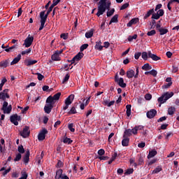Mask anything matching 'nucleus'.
<instances>
[{
	"label": "nucleus",
	"mask_w": 179,
	"mask_h": 179,
	"mask_svg": "<svg viewBox=\"0 0 179 179\" xmlns=\"http://www.w3.org/2000/svg\"><path fill=\"white\" fill-rule=\"evenodd\" d=\"M1 111L3 114H10L12 112V105H8L6 101H4L1 107Z\"/></svg>",
	"instance_id": "nucleus-6"
},
{
	"label": "nucleus",
	"mask_w": 179,
	"mask_h": 179,
	"mask_svg": "<svg viewBox=\"0 0 179 179\" xmlns=\"http://www.w3.org/2000/svg\"><path fill=\"white\" fill-rule=\"evenodd\" d=\"M85 55L83 52H78L71 61V64H75V62H78L80 61Z\"/></svg>",
	"instance_id": "nucleus-14"
},
{
	"label": "nucleus",
	"mask_w": 179,
	"mask_h": 179,
	"mask_svg": "<svg viewBox=\"0 0 179 179\" xmlns=\"http://www.w3.org/2000/svg\"><path fill=\"white\" fill-rule=\"evenodd\" d=\"M148 57L152 58L153 61H159L160 59V57L157 55L152 53L151 51H148Z\"/></svg>",
	"instance_id": "nucleus-17"
},
{
	"label": "nucleus",
	"mask_w": 179,
	"mask_h": 179,
	"mask_svg": "<svg viewBox=\"0 0 179 179\" xmlns=\"http://www.w3.org/2000/svg\"><path fill=\"white\" fill-rule=\"evenodd\" d=\"M122 146H128V145H129V138H128V136L124 137L122 141Z\"/></svg>",
	"instance_id": "nucleus-24"
},
{
	"label": "nucleus",
	"mask_w": 179,
	"mask_h": 179,
	"mask_svg": "<svg viewBox=\"0 0 179 179\" xmlns=\"http://www.w3.org/2000/svg\"><path fill=\"white\" fill-rule=\"evenodd\" d=\"M69 78H70L69 74H66V76H64L62 83L63 85H65V83H66V82H68V80H69Z\"/></svg>",
	"instance_id": "nucleus-42"
},
{
	"label": "nucleus",
	"mask_w": 179,
	"mask_h": 179,
	"mask_svg": "<svg viewBox=\"0 0 179 179\" xmlns=\"http://www.w3.org/2000/svg\"><path fill=\"white\" fill-rule=\"evenodd\" d=\"M132 173H134V169H129L126 171V172L124 173L125 176H128L129 174H132Z\"/></svg>",
	"instance_id": "nucleus-49"
},
{
	"label": "nucleus",
	"mask_w": 179,
	"mask_h": 179,
	"mask_svg": "<svg viewBox=\"0 0 179 179\" xmlns=\"http://www.w3.org/2000/svg\"><path fill=\"white\" fill-rule=\"evenodd\" d=\"M117 156H118V154H117V152H114L111 159L108 161V164H111V163H113V162L115 160V159L117 158Z\"/></svg>",
	"instance_id": "nucleus-38"
},
{
	"label": "nucleus",
	"mask_w": 179,
	"mask_h": 179,
	"mask_svg": "<svg viewBox=\"0 0 179 179\" xmlns=\"http://www.w3.org/2000/svg\"><path fill=\"white\" fill-rule=\"evenodd\" d=\"M174 113H176V107L171 106L168 108V114L169 115H173V114H174Z\"/></svg>",
	"instance_id": "nucleus-32"
},
{
	"label": "nucleus",
	"mask_w": 179,
	"mask_h": 179,
	"mask_svg": "<svg viewBox=\"0 0 179 179\" xmlns=\"http://www.w3.org/2000/svg\"><path fill=\"white\" fill-rule=\"evenodd\" d=\"M63 171L62 169H59L57 172H56V176H55V179H59L62 178V176H64V174H62Z\"/></svg>",
	"instance_id": "nucleus-29"
},
{
	"label": "nucleus",
	"mask_w": 179,
	"mask_h": 179,
	"mask_svg": "<svg viewBox=\"0 0 179 179\" xmlns=\"http://www.w3.org/2000/svg\"><path fill=\"white\" fill-rule=\"evenodd\" d=\"M10 120L14 125H19V122H17V115L10 116Z\"/></svg>",
	"instance_id": "nucleus-20"
},
{
	"label": "nucleus",
	"mask_w": 179,
	"mask_h": 179,
	"mask_svg": "<svg viewBox=\"0 0 179 179\" xmlns=\"http://www.w3.org/2000/svg\"><path fill=\"white\" fill-rule=\"evenodd\" d=\"M142 55V53L141 52H136L134 54V58L135 59H139V57Z\"/></svg>",
	"instance_id": "nucleus-55"
},
{
	"label": "nucleus",
	"mask_w": 179,
	"mask_h": 179,
	"mask_svg": "<svg viewBox=\"0 0 179 179\" xmlns=\"http://www.w3.org/2000/svg\"><path fill=\"white\" fill-rule=\"evenodd\" d=\"M157 155V151L156 150H152L149 152V154L148 155V159H152V157H155Z\"/></svg>",
	"instance_id": "nucleus-26"
},
{
	"label": "nucleus",
	"mask_w": 179,
	"mask_h": 179,
	"mask_svg": "<svg viewBox=\"0 0 179 179\" xmlns=\"http://www.w3.org/2000/svg\"><path fill=\"white\" fill-rule=\"evenodd\" d=\"M36 75L38 76V79L39 80H41L42 79H44V76H43L41 73H36Z\"/></svg>",
	"instance_id": "nucleus-62"
},
{
	"label": "nucleus",
	"mask_w": 179,
	"mask_h": 179,
	"mask_svg": "<svg viewBox=\"0 0 179 179\" xmlns=\"http://www.w3.org/2000/svg\"><path fill=\"white\" fill-rule=\"evenodd\" d=\"M89 47L88 44H83V45L80 46V51H85V50H86V48H87Z\"/></svg>",
	"instance_id": "nucleus-53"
},
{
	"label": "nucleus",
	"mask_w": 179,
	"mask_h": 179,
	"mask_svg": "<svg viewBox=\"0 0 179 179\" xmlns=\"http://www.w3.org/2000/svg\"><path fill=\"white\" fill-rule=\"evenodd\" d=\"M166 120H167V117L164 116L158 119L157 122H163V121H166Z\"/></svg>",
	"instance_id": "nucleus-58"
},
{
	"label": "nucleus",
	"mask_w": 179,
	"mask_h": 179,
	"mask_svg": "<svg viewBox=\"0 0 179 179\" xmlns=\"http://www.w3.org/2000/svg\"><path fill=\"white\" fill-rule=\"evenodd\" d=\"M7 66H9V59L0 62V68H2L3 69L5 68H7Z\"/></svg>",
	"instance_id": "nucleus-19"
},
{
	"label": "nucleus",
	"mask_w": 179,
	"mask_h": 179,
	"mask_svg": "<svg viewBox=\"0 0 179 179\" xmlns=\"http://www.w3.org/2000/svg\"><path fill=\"white\" fill-rule=\"evenodd\" d=\"M159 31L160 36H164V34H167V33H169V29H167L166 28L162 27L159 29Z\"/></svg>",
	"instance_id": "nucleus-31"
},
{
	"label": "nucleus",
	"mask_w": 179,
	"mask_h": 179,
	"mask_svg": "<svg viewBox=\"0 0 179 179\" xmlns=\"http://www.w3.org/2000/svg\"><path fill=\"white\" fill-rule=\"evenodd\" d=\"M30 151H27L24 157V163H29V160L30 159Z\"/></svg>",
	"instance_id": "nucleus-28"
},
{
	"label": "nucleus",
	"mask_w": 179,
	"mask_h": 179,
	"mask_svg": "<svg viewBox=\"0 0 179 179\" xmlns=\"http://www.w3.org/2000/svg\"><path fill=\"white\" fill-rule=\"evenodd\" d=\"M145 146H146V143L142 142V143H140L138 144V148H145Z\"/></svg>",
	"instance_id": "nucleus-63"
},
{
	"label": "nucleus",
	"mask_w": 179,
	"mask_h": 179,
	"mask_svg": "<svg viewBox=\"0 0 179 179\" xmlns=\"http://www.w3.org/2000/svg\"><path fill=\"white\" fill-rule=\"evenodd\" d=\"M141 69H143V71H150L152 66H150L149 63H146L141 67Z\"/></svg>",
	"instance_id": "nucleus-30"
},
{
	"label": "nucleus",
	"mask_w": 179,
	"mask_h": 179,
	"mask_svg": "<svg viewBox=\"0 0 179 179\" xmlns=\"http://www.w3.org/2000/svg\"><path fill=\"white\" fill-rule=\"evenodd\" d=\"M136 38H138L137 34H134V36H129L128 37L129 41H132L133 40H136Z\"/></svg>",
	"instance_id": "nucleus-45"
},
{
	"label": "nucleus",
	"mask_w": 179,
	"mask_h": 179,
	"mask_svg": "<svg viewBox=\"0 0 179 179\" xmlns=\"http://www.w3.org/2000/svg\"><path fill=\"white\" fill-rule=\"evenodd\" d=\"M78 112L76 111V108L74 106L71 107L70 110L68 112L69 115H72V114H76Z\"/></svg>",
	"instance_id": "nucleus-36"
},
{
	"label": "nucleus",
	"mask_w": 179,
	"mask_h": 179,
	"mask_svg": "<svg viewBox=\"0 0 179 179\" xmlns=\"http://www.w3.org/2000/svg\"><path fill=\"white\" fill-rule=\"evenodd\" d=\"M150 75H152L154 77L157 76V71L152 69L150 71Z\"/></svg>",
	"instance_id": "nucleus-48"
},
{
	"label": "nucleus",
	"mask_w": 179,
	"mask_h": 179,
	"mask_svg": "<svg viewBox=\"0 0 179 179\" xmlns=\"http://www.w3.org/2000/svg\"><path fill=\"white\" fill-rule=\"evenodd\" d=\"M20 159H22V154L20 153L17 154L14 159V162H19Z\"/></svg>",
	"instance_id": "nucleus-46"
},
{
	"label": "nucleus",
	"mask_w": 179,
	"mask_h": 179,
	"mask_svg": "<svg viewBox=\"0 0 179 179\" xmlns=\"http://www.w3.org/2000/svg\"><path fill=\"white\" fill-rule=\"evenodd\" d=\"M22 59V55H18L11 62L10 65H15V64H17L19 61Z\"/></svg>",
	"instance_id": "nucleus-22"
},
{
	"label": "nucleus",
	"mask_w": 179,
	"mask_h": 179,
	"mask_svg": "<svg viewBox=\"0 0 179 179\" xmlns=\"http://www.w3.org/2000/svg\"><path fill=\"white\" fill-rule=\"evenodd\" d=\"M64 143H69L71 144V143L72 142V140H71V138L66 137L64 141H63Z\"/></svg>",
	"instance_id": "nucleus-52"
},
{
	"label": "nucleus",
	"mask_w": 179,
	"mask_h": 179,
	"mask_svg": "<svg viewBox=\"0 0 179 179\" xmlns=\"http://www.w3.org/2000/svg\"><path fill=\"white\" fill-rule=\"evenodd\" d=\"M73 127H75L73 123L69 124L68 128H69V131H71V132H75V128Z\"/></svg>",
	"instance_id": "nucleus-43"
},
{
	"label": "nucleus",
	"mask_w": 179,
	"mask_h": 179,
	"mask_svg": "<svg viewBox=\"0 0 179 179\" xmlns=\"http://www.w3.org/2000/svg\"><path fill=\"white\" fill-rule=\"evenodd\" d=\"M114 12H115V9L112 8L110 11H108L106 13V16L110 17V16H113L114 15Z\"/></svg>",
	"instance_id": "nucleus-44"
},
{
	"label": "nucleus",
	"mask_w": 179,
	"mask_h": 179,
	"mask_svg": "<svg viewBox=\"0 0 179 179\" xmlns=\"http://www.w3.org/2000/svg\"><path fill=\"white\" fill-rule=\"evenodd\" d=\"M62 54V50H57L52 55V61H61V57H59V55Z\"/></svg>",
	"instance_id": "nucleus-15"
},
{
	"label": "nucleus",
	"mask_w": 179,
	"mask_h": 179,
	"mask_svg": "<svg viewBox=\"0 0 179 179\" xmlns=\"http://www.w3.org/2000/svg\"><path fill=\"white\" fill-rule=\"evenodd\" d=\"M124 0H116L117 3H121ZM111 6V2L107 1V0H100L98 6V12L96 13V16L100 17L101 15H103L106 10H108Z\"/></svg>",
	"instance_id": "nucleus-1"
},
{
	"label": "nucleus",
	"mask_w": 179,
	"mask_h": 179,
	"mask_svg": "<svg viewBox=\"0 0 179 179\" xmlns=\"http://www.w3.org/2000/svg\"><path fill=\"white\" fill-rule=\"evenodd\" d=\"M145 100H151L152 99V94H147L145 95Z\"/></svg>",
	"instance_id": "nucleus-64"
},
{
	"label": "nucleus",
	"mask_w": 179,
	"mask_h": 179,
	"mask_svg": "<svg viewBox=\"0 0 179 179\" xmlns=\"http://www.w3.org/2000/svg\"><path fill=\"white\" fill-rule=\"evenodd\" d=\"M131 105H127L126 106L127 117H130L131 116Z\"/></svg>",
	"instance_id": "nucleus-41"
},
{
	"label": "nucleus",
	"mask_w": 179,
	"mask_h": 179,
	"mask_svg": "<svg viewBox=\"0 0 179 179\" xmlns=\"http://www.w3.org/2000/svg\"><path fill=\"white\" fill-rule=\"evenodd\" d=\"M9 92V90L5 89L3 91L0 92V100H3V101H6V99H9V94H8Z\"/></svg>",
	"instance_id": "nucleus-12"
},
{
	"label": "nucleus",
	"mask_w": 179,
	"mask_h": 179,
	"mask_svg": "<svg viewBox=\"0 0 179 179\" xmlns=\"http://www.w3.org/2000/svg\"><path fill=\"white\" fill-rule=\"evenodd\" d=\"M162 170L163 169L162 168V166H157L153 170L152 174H157L158 173H160V171H162Z\"/></svg>",
	"instance_id": "nucleus-39"
},
{
	"label": "nucleus",
	"mask_w": 179,
	"mask_h": 179,
	"mask_svg": "<svg viewBox=\"0 0 179 179\" xmlns=\"http://www.w3.org/2000/svg\"><path fill=\"white\" fill-rule=\"evenodd\" d=\"M0 171H3L2 175L3 176H6V174H8V173H9L10 171V168H8V169L5 170V167H2L1 169H0Z\"/></svg>",
	"instance_id": "nucleus-37"
},
{
	"label": "nucleus",
	"mask_w": 179,
	"mask_h": 179,
	"mask_svg": "<svg viewBox=\"0 0 179 179\" xmlns=\"http://www.w3.org/2000/svg\"><path fill=\"white\" fill-rule=\"evenodd\" d=\"M114 103H115V101L104 100L103 104L107 106V107H111V106H114Z\"/></svg>",
	"instance_id": "nucleus-23"
},
{
	"label": "nucleus",
	"mask_w": 179,
	"mask_h": 179,
	"mask_svg": "<svg viewBox=\"0 0 179 179\" xmlns=\"http://www.w3.org/2000/svg\"><path fill=\"white\" fill-rule=\"evenodd\" d=\"M34 40V36H31L30 34H29L24 41V45H25L27 48H29V47H30V45L33 44Z\"/></svg>",
	"instance_id": "nucleus-9"
},
{
	"label": "nucleus",
	"mask_w": 179,
	"mask_h": 179,
	"mask_svg": "<svg viewBox=\"0 0 179 179\" xmlns=\"http://www.w3.org/2000/svg\"><path fill=\"white\" fill-rule=\"evenodd\" d=\"M138 131H143V126H135L133 129H125L123 138L125 136H132V135H138Z\"/></svg>",
	"instance_id": "nucleus-3"
},
{
	"label": "nucleus",
	"mask_w": 179,
	"mask_h": 179,
	"mask_svg": "<svg viewBox=\"0 0 179 179\" xmlns=\"http://www.w3.org/2000/svg\"><path fill=\"white\" fill-rule=\"evenodd\" d=\"M154 12H155V10L153 8L148 11V13L144 16V19H148V17H149L150 15H152Z\"/></svg>",
	"instance_id": "nucleus-40"
},
{
	"label": "nucleus",
	"mask_w": 179,
	"mask_h": 179,
	"mask_svg": "<svg viewBox=\"0 0 179 179\" xmlns=\"http://www.w3.org/2000/svg\"><path fill=\"white\" fill-rule=\"evenodd\" d=\"M54 6H53V4H52L48 10L46 14L45 11H42L40 13L41 26L39 27V31H41V30L44 29V26H45V22H47V17H48V15L51 13L52 9H54Z\"/></svg>",
	"instance_id": "nucleus-2"
},
{
	"label": "nucleus",
	"mask_w": 179,
	"mask_h": 179,
	"mask_svg": "<svg viewBox=\"0 0 179 179\" xmlns=\"http://www.w3.org/2000/svg\"><path fill=\"white\" fill-rule=\"evenodd\" d=\"M129 6V3H125L120 7V10H124V9H127Z\"/></svg>",
	"instance_id": "nucleus-51"
},
{
	"label": "nucleus",
	"mask_w": 179,
	"mask_h": 179,
	"mask_svg": "<svg viewBox=\"0 0 179 179\" xmlns=\"http://www.w3.org/2000/svg\"><path fill=\"white\" fill-rule=\"evenodd\" d=\"M157 13L159 17H162L163 15H164V10L163 9H160L157 12Z\"/></svg>",
	"instance_id": "nucleus-57"
},
{
	"label": "nucleus",
	"mask_w": 179,
	"mask_h": 179,
	"mask_svg": "<svg viewBox=\"0 0 179 179\" xmlns=\"http://www.w3.org/2000/svg\"><path fill=\"white\" fill-rule=\"evenodd\" d=\"M152 19H155V20H157L158 19H160V17L157 13L152 14Z\"/></svg>",
	"instance_id": "nucleus-59"
},
{
	"label": "nucleus",
	"mask_w": 179,
	"mask_h": 179,
	"mask_svg": "<svg viewBox=\"0 0 179 179\" xmlns=\"http://www.w3.org/2000/svg\"><path fill=\"white\" fill-rule=\"evenodd\" d=\"M59 97H61V92H58L55 94L53 96H50L46 99V103H52L55 104V101L59 100Z\"/></svg>",
	"instance_id": "nucleus-7"
},
{
	"label": "nucleus",
	"mask_w": 179,
	"mask_h": 179,
	"mask_svg": "<svg viewBox=\"0 0 179 179\" xmlns=\"http://www.w3.org/2000/svg\"><path fill=\"white\" fill-rule=\"evenodd\" d=\"M115 82L117 83V85L120 87H127V83H124V78H119L118 77V73H116L115 76Z\"/></svg>",
	"instance_id": "nucleus-8"
},
{
	"label": "nucleus",
	"mask_w": 179,
	"mask_h": 179,
	"mask_svg": "<svg viewBox=\"0 0 179 179\" xmlns=\"http://www.w3.org/2000/svg\"><path fill=\"white\" fill-rule=\"evenodd\" d=\"M103 45H101V41H99L96 42L95 50H98L99 51H101L103 50Z\"/></svg>",
	"instance_id": "nucleus-25"
},
{
	"label": "nucleus",
	"mask_w": 179,
	"mask_h": 179,
	"mask_svg": "<svg viewBox=\"0 0 179 179\" xmlns=\"http://www.w3.org/2000/svg\"><path fill=\"white\" fill-rule=\"evenodd\" d=\"M156 34V31L155 29H152L147 33V36H155Z\"/></svg>",
	"instance_id": "nucleus-54"
},
{
	"label": "nucleus",
	"mask_w": 179,
	"mask_h": 179,
	"mask_svg": "<svg viewBox=\"0 0 179 179\" xmlns=\"http://www.w3.org/2000/svg\"><path fill=\"white\" fill-rule=\"evenodd\" d=\"M31 52V48H29L26 50H24L21 52L22 55H26V54H30Z\"/></svg>",
	"instance_id": "nucleus-47"
},
{
	"label": "nucleus",
	"mask_w": 179,
	"mask_h": 179,
	"mask_svg": "<svg viewBox=\"0 0 179 179\" xmlns=\"http://www.w3.org/2000/svg\"><path fill=\"white\" fill-rule=\"evenodd\" d=\"M18 152L19 153H24V148H23V145L18 146Z\"/></svg>",
	"instance_id": "nucleus-56"
},
{
	"label": "nucleus",
	"mask_w": 179,
	"mask_h": 179,
	"mask_svg": "<svg viewBox=\"0 0 179 179\" xmlns=\"http://www.w3.org/2000/svg\"><path fill=\"white\" fill-rule=\"evenodd\" d=\"M118 22V15H115L110 20L109 24L111 23H117Z\"/></svg>",
	"instance_id": "nucleus-33"
},
{
	"label": "nucleus",
	"mask_w": 179,
	"mask_h": 179,
	"mask_svg": "<svg viewBox=\"0 0 179 179\" xmlns=\"http://www.w3.org/2000/svg\"><path fill=\"white\" fill-rule=\"evenodd\" d=\"M130 164H133L134 167H136L138 164L135 162V158H131L129 159Z\"/></svg>",
	"instance_id": "nucleus-50"
},
{
	"label": "nucleus",
	"mask_w": 179,
	"mask_h": 179,
	"mask_svg": "<svg viewBox=\"0 0 179 179\" xmlns=\"http://www.w3.org/2000/svg\"><path fill=\"white\" fill-rule=\"evenodd\" d=\"M54 108V103H50V102H46V104L45 105L44 107V111L46 113V114H50L51 113V110Z\"/></svg>",
	"instance_id": "nucleus-13"
},
{
	"label": "nucleus",
	"mask_w": 179,
	"mask_h": 179,
	"mask_svg": "<svg viewBox=\"0 0 179 179\" xmlns=\"http://www.w3.org/2000/svg\"><path fill=\"white\" fill-rule=\"evenodd\" d=\"M156 114H157V111L155 109H151L147 112L146 115L148 118L152 119L156 116Z\"/></svg>",
	"instance_id": "nucleus-16"
},
{
	"label": "nucleus",
	"mask_w": 179,
	"mask_h": 179,
	"mask_svg": "<svg viewBox=\"0 0 179 179\" xmlns=\"http://www.w3.org/2000/svg\"><path fill=\"white\" fill-rule=\"evenodd\" d=\"M20 134L22 138H28V136L30 135V128H29L27 126H25Z\"/></svg>",
	"instance_id": "nucleus-10"
},
{
	"label": "nucleus",
	"mask_w": 179,
	"mask_h": 179,
	"mask_svg": "<svg viewBox=\"0 0 179 179\" xmlns=\"http://www.w3.org/2000/svg\"><path fill=\"white\" fill-rule=\"evenodd\" d=\"M35 64H37V60H27L25 61V65H27V66H30L31 65H34Z\"/></svg>",
	"instance_id": "nucleus-27"
},
{
	"label": "nucleus",
	"mask_w": 179,
	"mask_h": 179,
	"mask_svg": "<svg viewBox=\"0 0 179 179\" xmlns=\"http://www.w3.org/2000/svg\"><path fill=\"white\" fill-rule=\"evenodd\" d=\"M139 76V67H136V74L134 76V78L136 79L138 76Z\"/></svg>",
	"instance_id": "nucleus-61"
},
{
	"label": "nucleus",
	"mask_w": 179,
	"mask_h": 179,
	"mask_svg": "<svg viewBox=\"0 0 179 179\" xmlns=\"http://www.w3.org/2000/svg\"><path fill=\"white\" fill-rule=\"evenodd\" d=\"M85 37L86 38H92V37H93V29H91L88 32H86Z\"/></svg>",
	"instance_id": "nucleus-34"
},
{
	"label": "nucleus",
	"mask_w": 179,
	"mask_h": 179,
	"mask_svg": "<svg viewBox=\"0 0 179 179\" xmlns=\"http://www.w3.org/2000/svg\"><path fill=\"white\" fill-rule=\"evenodd\" d=\"M127 77L129 79H131L132 78H135V71L133 69H129L127 71Z\"/></svg>",
	"instance_id": "nucleus-18"
},
{
	"label": "nucleus",
	"mask_w": 179,
	"mask_h": 179,
	"mask_svg": "<svg viewBox=\"0 0 179 179\" xmlns=\"http://www.w3.org/2000/svg\"><path fill=\"white\" fill-rule=\"evenodd\" d=\"M141 57L144 61H148V57H149V52H143L141 54Z\"/></svg>",
	"instance_id": "nucleus-35"
},
{
	"label": "nucleus",
	"mask_w": 179,
	"mask_h": 179,
	"mask_svg": "<svg viewBox=\"0 0 179 179\" xmlns=\"http://www.w3.org/2000/svg\"><path fill=\"white\" fill-rule=\"evenodd\" d=\"M74 99L75 95L71 94L70 96H69L64 101V106H63L62 110H64V111L68 110V108H69V106H71L73 102Z\"/></svg>",
	"instance_id": "nucleus-5"
},
{
	"label": "nucleus",
	"mask_w": 179,
	"mask_h": 179,
	"mask_svg": "<svg viewBox=\"0 0 179 179\" xmlns=\"http://www.w3.org/2000/svg\"><path fill=\"white\" fill-rule=\"evenodd\" d=\"M48 134L47 129H43L38 135V141H44L45 139V135Z\"/></svg>",
	"instance_id": "nucleus-11"
},
{
	"label": "nucleus",
	"mask_w": 179,
	"mask_h": 179,
	"mask_svg": "<svg viewBox=\"0 0 179 179\" xmlns=\"http://www.w3.org/2000/svg\"><path fill=\"white\" fill-rule=\"evenodd\" d=\"M17 45L15 44L8 48H6L4 51H6V52H13V51H15V50H17Z\"/></svg>",
	"instance_id": "nucleus-21"
},
{
	"label": "nucleus",
	"mask_w": 179,
	"mask_h": 179,
	"mask_svg": "<svg viewBox=\"0 0 179 179\" xmlns=\"http://www.w3.org/2000/svg\"><path fill=\"white\" fill-rule=\"evenodd\" d=\"M106 153V151H104L103 149H100L98 150V155L99 156H103V155H104Z\"/></svg>",
	"instance_id": "nucleus-60"
},
{
	"label": "nucleus",
	"mask_w": 179,
	"mask_h": 179,
	"mask_svg": "<svg viewBox=\"0 0 179 179\" xmlns=\"http://www.w3.org/2000/svg\"><path fill=\"white\" fill-rule=\"evenodd\" d=\"M173 96V92H165L164 94H162L159 98H158V101L160 103L159 107L162 106V104H164L166 100H169V99H171V97Z\"/></svg>",
	"instance_id": "nucleus-4"
}]
</instances>
